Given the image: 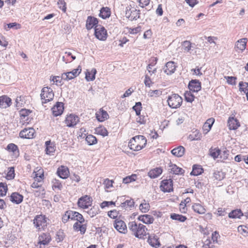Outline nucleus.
<instances>
[{
  "label": "nucleus",
  "mask_w": 248,
  "mask_h": 248,
  "mask_svg": "<svg viewBox=\"0 0 248 248\" xmlns=\"http://www.w3.org/2000/svg\"><path fill=\"white\" fill-rule=\"evenodd\" d=\"M78 222H76L73 225L74 230L80 231L81 234H83L85 233L87 229V224H81Z\"/></svg>",
  "instance_id": "cd10ccee"
},
{
  "label": "nucleus",
  "mask_w": 248,
  "mask_h": 248,
  "mask_svg": "<svg viewBox=\"0 0 248 248\" xmlns=\"http://www.w3.org/2000/svg\"><path fill=\"white\" fill-rule=\"evenodd\" d=\"M51 109L54 116H58L61 115L64 110L63 103L62 102H57Z\"/></svg>",
  "instance_id": "4468645a"
},
{
  "label": "nucleus",
  "mask_w": 248,
  "mask_h": 248,
  "mask_svg": "<svg viewBox=\"0 0 248 248\" xmlns=\"http://www.w3.org/2000/svg\"><path fill=\"white\" fill-rule=\"evenodd\" d=\"M157 62V59L155 58L153 60V62L150 63L147 67V69L148 72L150 73V76H152V74H155L156 72V68H155L153 69V67L156 64Z\"/></svg>",
  "instance_id": "e433bc0d"
},
{
  "label": "nucleus",
  "mask_w": 248,
  "mask_h": 248,
  "mask_svg": "<svg viewBox=\"0 0 248 248\" xmlns=\"http://www.w3.org/2000/svg\"><path fill=\"white\" fill-rule=\"evenodd\" d=\"M147 142L146 138L142 135L136 136L133 137L128 143L130 149L134 151H140L143 148Z\"/></svg>",
  "instance_id": "f03ea898"
},
{
  "label": "nucleus",
  "mask_w": 248,
  "mask_h": 248,
  "mask_svg": "<svg viewBox=\"0 0 248 248\" xmlns=\"http://www.w3.org/2000/svg\"><path fill=\"white\" fill-rule=\"evenodd\" d=\"M8 190L7 185L4 183H0V196L3 197L6 194Z\"/></svg>",
  "instance_id": "3c124183"
},
{
  "label": "nucleus",
  "mask_w": 248,
  "mask_h": 248,
  "mask_svg": "<svg viewBox=\"0 0 248 248\" xmlns=\"http://www.w3.org/2000/svg\"><path fill=\"white\" fill-rule=\"evenodd\" d=\"M203 172V169L200 166L194 165L193 166L192 171L190 173L191 175L197 176L202 174Z\"/></svg>",
  "instance_id": "58836bf2"
},
{
  "label": "nucleus",
  "mask_w": 248,
  "mask_h": 248,
  "mask_svg": "<svg viewBox=\"0 0 248 248\" xmlns=\"http://www.w3.org/2000/svg\"><path fill=\"white\" fill-rule=\"evenodd\" d=\"M162 94V91L160 90H150L149 95L151 97H158Z\"/></svg>",
  "instance_id": "13d9d810"
},
{
  "label": "nucleus",
  "mask_w": 248,
  "mask_h": 248,
  "mask_svg": "<svg viewBox=\"0 0 248 248\" xmlns=\"http://www.w3.org/2000/svg\"><path fill=\"white\" fill-rule=\"evenodd\" d=\"M97 132L103 137H105L108 135V132L105 127H99L97 130Z\"/></svg>",
  "instance_id": "680f3d73"
},
{
  "label": "nucleus",
  "mask_w": 248,
  "mask_h": 248,
  "mask_svg": "<svg viewBox=\"0 0 248 248\" xmlns=\"http://www.w3.org/2000/svg\"><path fill=\"white\" fill-rule=\"evenodd\" d=\"M71 220H77L80 223H82L85 221L84 218L81 214L74 211H73V213L71 214Z\"/></svg>",
  "instance_id": "7c9ffc66"
},
{
  "label": "nucleus",
  "mask_w": 248,
  "mask_h": 248,
  "mask_svg": "<svg viewBox=\"0 0 248 248\" xmlns=\"http://www.w3.org/2000/svg\"><path fill=\"white\" fill-rule=\"evenodd\" d=\"M15 170L14 167H10L9 169V171L7 172L6 178L8 180H11L15 177Z\"/></svg>",
  "instance_id": "4d7b16f0"
},
{
  "label": "nucleus",
  "mask_w": 248,
  "mask_h": 248,
  "mask_svg": "<svg viewBox=\"0 0 248 248\" xmlns=\"http://www.w3.org/2000/svg\"><path fill=\"white\" fill-rule=\"evenodd\" d=\"M170 218L173 220H178L180 222H184L186 219V217L185 216L175 213L170 215Z\"/></svg>",
  "instance_id": "ea45409f"
},
{
  "label": "nucleus",
  "mask_w": 248,
  "mask_h": 248,
  "mask_svg": "<svg viewBox=\"0 0 248 248\" xmlns=\"http://www.w3.org/2000/svg\"><path fill=\"white\" fill-rule=\"evenodd\" d=\"M182 47L185 51L189 52L192 47V46L189 41H185L182 44Z\"/></svg>",
  "instance_id": "09e8293b"
},
{
  "label": "nucleus",
  "mask_w": 248,
  "mask_h": 248,
  "mask_svg": "<svg viewBox=\"0 0 248 248\" xmlns=\"http://www.w3.org/2000/svg\"><path fill=\"white\" fill-rule=\"evenodd\" d=\"M210 155L214 159H216L221 154V150L218 148H210L209 150Z\"/></svg>",
  "instance_id": "4c0bfd02"
},
{
  "label": "nucleus",
  "mask_w": 248,
  "mask_h": 248,
  "mask_svg": "<svg viewBox=\"0 0 248 248\" xmlns=\"http://www.w3.org/2000/svg\"><path fill=\"white\" fill-rule=\"evenodd\" d=\"M54 96V94L53 91L50 88L46 87L42 89L41 97L42 99L45 100V101L42 102L43 103H46L52 100L53 99Z\"/></svg>",
  "instance_id": "39448f33"
},
{
  "label": "nucleus",
  "mask_w": 248,
  "mask_h": 248,
  "mask_svg": "<svg viewBox=\"0 0 248 248\" xmlns=\"http://www.w3.org/2000/svg\"><path fill=\"white\" fill-rule=\"evenodd\" d=\"M144 82L145 86L148 87H150L154 84L150 77L147 75H145Z\"/></svg>",
  "instance_id": "bf43d9fd"
},
{
  "label": "nucleus",
  "mask_w": 248,
  "mask_h": 248,
  "mask_svg": "<svg viewBox=\"0 0 248 248\" xmlns=\"http://www.w3.org/2000/svg\"><path fill=\"white\" fill-rule=\"evenodd\" d=\"M45 144L46 145V154L47 155H51L55 151L54 144L51 143L50 141H46Z\"/></svg>",
  "instance_id": "c9c22d12"
},
{
  "label": "nucleus",
  "mask_w": 248,
  "mask_h": 248,
  "mask_svg": "<svg viewBox=\"0 0 248 248\" xmlns=\"http://www.w3.org/2000/svg\"><path fill=\"white\" fill-rule=\"evenodd\" d=\"M162 172V169L161 168H156L150 170L148 172V176L151 178H155L158 177Z\"/></svg>",
  "instance_id": "c85d7f7f"
},
{
  "label": "nucleus",
  "mask_w": 248,
  "mask_h": 248,
  "mask_svg": "<svg viewBox=\"0 0 248 248\" xmlns=\"http://www.w3.org/2000/svg\"><path fill=\"white\" fill-rule=\"evenodd\" d=\"M31 112L29 109H22L20 111V115L22 119H25L26 117L28 116L29 114Z\"/></svg>",
  "instance_id": "e2e57ef3"
},
{
  "label": "nucleus",
  "mask_w": 248,
  "mask_h": 248,
  "mask_svg": "<svg viewBox=\"0 0 248 248\" xmlns=\"http://www.w3.org/2000/svg\"><path fill=\"white\" fill-rule=\"evenodd\" d=\"M23 200V196L17 192H13L10 196V200L14 203L18 204Z\"/></svg>",
  "instance_id": "a211bd4d"
},
{
  "label": "nucleus",
  "mask_w": 248,
  "mask_h": 248,
  "mask_svg": "<svg viewBox=\"0 0 248 248\" xmlns=\"http://www.w3.org/2000/svg\"><path fill=\"white\" fill-rule=\"evenodd\" d=\"M128 226L132 233L137 238L143 239L144 236L147 234L146 227L141 223L131 221L128 223Z\"/></svg>",
  "instance_id": "f257e3e1"
},
{
  "label": "nucleus",
  "mask_w": 248,
  "mask_h": 248,
  "mask_svg": "<svg viewBox=\"0 0 248 248\" xmlns=\"http://www.w3.org/2000/svg\"><path fill=\"white\" fill-rule=\"evenodd\" d=\"M91 203V198L87 195L79 198L78 202L79 207L84 209L88 208Z\"/></svg>",
  "instance_id": "f8f14e48"
},
{
  "label": "nucleus",
  "mask_w": 248,
  "mask_h": 248,
  "mask_svg": "<svg viewBox=\"0 0 248 248\" xmlns=\"http://www.w3.org/2000/svg\"><path fill=\"white\" fill-rule=\"evenodd\" d=\"M51 240V237L49 234L43 233L38 237V244L44 245H47Z\"/></svg>",
  "instance_id": "5701e85b"
},
{
  "label": "nucleus",
  "mask_w": 248,
  "mask_h": 248,
  "mask_svg": "<svg viewBox=\"0 0 248 248\" xmlns=\"http://www.w3.org/2000/svg\"><path fill=\"white\" fill-rule=\"evenodd\" d=\"M228 126L230 130H235L240 126V124L237 119L230 117L228 121Z\"/></svg>",
  "instance_id": "393cba45"
},
{
  "label": "nucleus",
  "mask_w": 248,
  "mask_h": 248,
  "mask_svg": "<svg viewBox=\"0 0 248 248\" xmlns=\"http://www.w3.org/2000/svg\"><path fill=\"white\" fill-rule=\"evenodd\" d=\"M185 97L186 100L188 102H192L195 98L194 95L192 94V92L189 90V91H186L185 93Z\"/></svg>",
  "instance_id": "37998d69"
},
{
  "label": "nucleus",
  "mask_w": 248,
  "mask_h": 248,
  "mask_svg": "<svg viewBox=\"0 0 248 248\" xmlns=\"http://www.w3.org/2000/svg\"><path fill=\"white\" fill-rule=\"evenodd\" d=\"M137 175L133 174L131 176H127L123 179V182L124 184H128L135 181Z\"/></svg>",
  "instance_id": "603ef678"
},
{
  "label": "nucleus",
  "mask_w": 248,
  "mask_h": 248,
  "mask_svg": "<svg viewBox=\"0 0 248 248\" xmlns=\"http://www.w3.org/2000/svg\"><path fill=\"white\" fill-rule=\"evenodd\" d=\"M134 205V202L132 199L126 200L124 202L121 203V207L124 208L128 207L131 208Z\"/></svg>",
  "instance_id": "c03bdc74"
},
{
  "label": "nucleus",
  "mask_w": 248,
  "mask_h": 248,
  "mask_svg": "<svg viewBox=\"0 0 248 248\" xmlns=\"http://www.w3.org/2000/svg\"><path fill=\"white\" fill-rule=\"evenodd\" d=\"M95 115L96 119L99 122L104 121L107 119L108 117L107 112L102 108L100 109L98 111L96 112Z\"/></svg>",
  "instance_id": "b1692460"
},
{
  "label": "nucleus",
  "mask_w": 248,
  "mask_h": 248,
  "mask_svg": "<svg viewBox=\"0 0 248 248\" xmlns=\"http://www.w3.org/2000/svg\"><path fill=\"white\" fill-rule=\"evenodd\" d=\"M114 227L121 233H125L127 231L125 222L122 220L116 219L114 223Z\"/></svg>",
  "instance_id": "9b49d317"
},
{
  "label": "nucleus",
  "mask_w": 248,
  "mask_h": 248,
  "mask_svg": "<svg viewBox=\"0 0 248 248\" xmlns=\"http://www.w3.org/2000/svg\"><path fill=\"white\" fill-rule=\"evenodd\" d=\"M11 105V99L6 95L0 97V108H6Z\"/></svg>",
  "instance_id": "4be33fe9"
},
{
  "label": "nucleus",
  "mask_w": 248,
  "mask_h": 248,
  "mask_svg": "<svg viewBox=\"0 0 248 248\" xmlns=\"http://www.w3.org/2000/svg\"><path fill=\"white\" fill-rule=\"evenodd\" d=\"M99 211L98 208L93 207L88 211L87 213L91 217H93L98 214Z\"/></svg>",
  "instance_id": "6e6d98bb"
},
{
  "label": "nucleus",
  "mask_w": 248,
  "mask_h": 248,
  "mask_svg": "<svg viewBox=\"0 0 248 248\" xmlns=\"http://www.w3.org/2000/svg\"><path fill=\"white\" fill-rule=\"evenodd\" d=\"M35 130L32 128H24L19 133V136L21 138L31 139L33 137Z\"/></svg>",
  "instance_id": "ddd939ff"
},
{
  "label": "nucleus",
  "mask_w": 248,
  "mask_h": 248,
  "mask_svg": "<svg viewBox=\"0 0 248 248\" xmlns=\"http://www.w3.org/2000/svg\"><path fill=\"white\" fill-rule=\"evenodd\" d=\"M113 181L112 180H110L108 179H106L103 184L105 186L106 188H109L110 187H112V184Z\"/></svg>",
  "instance_id": "338daca9"
},
{
  "label": "nucleus",
  "mask_w": 248,
  "mask_h": 248,
  "mask_svg": "<svg viewBox=\"0 0 248 248\" xmlns=\"http://www.w3.org/2000/svg\"><path fill=\"white\" fill-rule=\"evenodd\" d=\"M79 119L78 116L74 114L68 115L65 120L66 125L68 127H73L79 122Z\"/></svg>",
  "instance_id": "1a4fd4ad"
},
{
  "label": "nucleus",
  "mask_w": 248,
  "mask_h": 248,
  "mask_svg": "<svg viewBox=\"0 0 248 248\" xmlns=\"http://www.w3.org/2000/svg\"><path fill=\"white\" fill-rule=\"evenodd\" d=\"M138 219L146 224H152L154 221V218L152 216L147 214L140 216Z\"/></svg>",
  "instance_id": "a878e982"
},
{
  "label": "nucleus",
  "mask_w": 248,
  "mask_h": 248,
  "mask_svg": "<svg viewBox=\"0 0 248 248\" xmlns=\"http://www.w3.org/2000/svg\"><path fill=\"white\" fill-rule=\"evenodd\" d=\"M201 88V83L198 80L193 79L189 82L188 88L192 93H198Z\"/></svg>",
  "instance_id": "9d476101"
},
{
  "label": "nucleus",
  "mask_w": 248,
  "mask_h": 248,
  "mask_svg": "<svg viewBox=\"0 0 248 248\" xmlns=\"http://www.w3.org/2000/svg\"><path fill=\"white\" fill-rule=\"evenodd\" d=\"M176 68V66L174 62H173L170 61L166 64L165 67L164 68V71L167 75H171L174 73Z\"/></svg>",
  "instance_id": "2eb2a0df"
},
{
  "label": "nucleus",
  "mask_w": 248,
  "mask_h": 248,
  "mask_svg": "<svg viewBox=\"0 0 248 248\" xmlns=\"http://www.w3.org/2000/svg\"><path fill=\"white\" fill-rule=\"evenodd\" d=\"M141 108V103L140 102L136 103L135 105L133 107V109L135 111L137 115L140 114Z\"/></svg>",
  "instance_id": "864d4df0"
},
{
  "label": "nucleus",
  "mask_w": 248,
  "mask_h": 248,
  "mask_svg": "<svg viewBox=\"0 0 248 248\" xmlns=\"http://www.w3.org/2000/svg\"><path fill=\"white\" fill-rule=\"evenodd\" d=\"M52 188L53 189L57 188L59 190H61L62 187V186L61 183L58 180L56 179H53L52 181Z\"/></svg>",
  "instance_id": "8fccbe9b"
},
{
  "label": "nucleus",
  "mask_w": 248,
  "mask_h": 248,
  "mask_svg": "<svg viewBox=\"0 0 248 248\" xmlns=\"http://www.w3.org/2000/svg\"><path fill=\"white\" fill-rule=\"evenodd\" d=\"M94 34L95 37L100 40H105L107 39V32L104 27L100 25L95 27Z\"/></svg>",
  "instance_id": "0eeeda50"
},
{
  "label": "nucleus",
  "mask_w": 248,
  "mask_h": 248,
  "mask_svg": "<svg viewBox=\"0 0 248 248\" xmlns=\"http://www.w3.org/2000/svg\"><path fill=\"white\" fill-rule=\"evenodd\" d=\"M225 174L221 171H216L214 173V177L215 179L221 181L225 177Z\"/></svg>",
  "instance_id": "49530a36"
},
{
  "label": "nucleus",
  "mask_w": 248,
  "mask_h": 248,
  "mask_svg": "<svg viewBox=\"0 0 248 248\" xmlns=\"http://www.w3.org/2000/svg\"><path fill=\"white\" fill-rule=\"evenodd\" d=\"M183 99L182 97L177 94H172L168 97L167 102L170 107L172 108H176L180 107Z\"/></svg>",
  "instance_id": "7ed1b4c3"
},
{
  "label": "nucleus",
  "mask_w": 248,
  "mask_h": 248,
  "mask_svg": "<svg viewBox=\"0 0 248 248\" xmlns=\"http://www.w3.org/2000/svg\"><path fill=\"white\" fill-rule=\"evenodd\" d=\"M169 167V170L170 172L172 174L181 175L184 174L185 172V170L183 169L178 167L175 164H172V163H170Z\"/></svg>",
  "instance_id": "f3484780"
},
{
  "label": "nucleus",
  "mask_w": 248,
  "mask_h": 248,
  "mask_svg": "<svg viewBox=\"0 0 248 248\" xmlns=\"http://www.w3.org/2000/svg\"><path fill=\"white\" fill-rule=\"evenodd\" d=\"M244 214L240 209H236L231 212L229 214L228 217L229 218H240Z\"/></svg>",
  "instance_id": "f704fd0d"
},
{
  "label": "nucleus",
  "mask_w": 248,
  "mask_h": 248,
  "mask_svg": "<svg viewBox=\"0 0 248 248\" xmlns=\"http://www.w3.org/2000/svg\"><path fill=\"white\" fill-rule=\"evenodd\" d=\"M229 151L225 149V150L222 152H221V154L220 155V158L222 159L223 160L226 159L229 155Z\"/></svg>",
  "instance_id": "774afa93"
},
{
  "label": "nucleus",
  "mask_w": 248,
  "mask_h": 248,
  "mask_svg": "<svg viewBox=\"0 0 248 248\" xmlns=\"http://www.w3.org/2000/svg\"><path fill=\"white\" fill-rule=\"evenodd\" d=\"M98 23V19L94 17L89 16L87 17V20H86V28L88 30H91L92 29L94 26H97V24Z\"/></svg>",
  "instance_id": "412c9836"
},
{
  "label": "nucleus",
  "mask_w": 248,
  "mask_h": 248,
  "mask_svg": "<svg viewBox=\"0 0 248 248\" xmlns=\"http://www.w3.org/2000/svg\"><path fill=\"white\" fill-rule=\"evenodd\" d=\"M81 68L80 66L72 71L63 73L62 74L61 78L64 80L68 81L77 77L80 73Z\"/></svg>",
  "instance_id": "423d86ee"
},
{
  "label": "nucleus",
  "mask_w": 248,
  "mask_h": 248,
  "mask_svg": "<svg viewBox=\"0 0 248 248\" xmlns=\"http://www.w3.org/2000/svg\"><path fill=\"white\" fill-rule=\"evenodd\" d=\"M240 87V91L241 92H244L246 93L248 92V83L246 82H243L242 81L240 82L239 83Z\"/></svg>",
  "instance_id": "5fc2aeb1"
},
{
  "label": "nucleus",
  "mask_w": 248,
  "mask_h": 248,
  "mask_svg": "<svg viewBox=\"0 0 248 248\" xmlns=\"http://www.w3.org/2000/svg\"><path fill=\"white\" fill-rule=\"evenodd\" d=\"M58 4L60 9H62L63 12H66V3L64 0H59L58 1Z\"/></svg>",
  "instance_id": "052dcab7"
},
{
  "label": "nucleus",
  "mask_w": 248,
  "mask_h": 248,
  "mask_svg": "<svg viewBox=\"0 0 248 248\" xmlns=\"http://www.w3.org/2000/svg\"><path fill=\"white\" fill-rule=\"evenodd\" d=\"M108 215L111 218H116L118 216V212L116 210H113L108 212Z\"/></svg>",
  "instance_id": "69168bd1"
},
{
  "label": "nucleus",
  "mask_w": 248,
  "mask_h": 248,
  "mask_svg": "<svg viewBox=\"0 0 248 248\" xmlns=\"http://www.w3.org/2000/svg\"><path fill=\"white\" fill-rule=\"evenodd\" d=\"M86 141L89 145L95 144L97 143V139L92 135H89L86 138Z\"/></svg>",
  "instance_id": "79ce46f5"
},
{
  "label": "nucleus",
  "mask_w": 248,
  "mask_h": 248,
  "mask_svg": "<svg viewBox=\"0 0 248 248\" xmlns=\"http://www.w3.org/2000/svg\"><path fill=\"white\" fill-rule=\"evenodd\" d=\"M201 137V134L198 131L196 130L189 136V139L191 140H200Z\"/></svg>",
  "instance_id": "a19ab883"
},
{
  "label": "nucleus",
  "mask_w": 248,
  "mask_h": 248,
  "mask_svg": "<svg viewBox=\"0 0 248 248\" xmlns=\"http://www.w3.org/2000/svg\"><path fill=\"white\" fill-rule=\"evenodd\" d=\"M247 39L246 38H242L238 40L235 45L236 51L240 50L243 52L246 48Z\"/></svg>",
  "instance_id": "6ab92c4d"
},
{
  "label": "nucleus",
  "mask_w": 248,
  "mask_h": 248,
  "mask_svg": "<svg viewBox=\"0 0 248 248\" xmlns=\"http://www.w3.org/2000/svg\"><path fill=\"white\" fill-rule=\"evenodd\" d=\"M110 9L107 7H103L101 9L99 16L103 19L108 18L110 16Z\"/></svg>",
  "instance_id": "473e14b6"
},
{
  "label": "nucleus",
  "mask_w": 248,
  "mask_h": 248,
  "mask_svg": "<svg viewBox=\"0 0 248 248\" xmlns=\"http://www.w3.org/2000/svg\"><path fill=\"white\" fill-rule=\"evenodd\" d=\"M57 173L60 178L62 179H66L69 175V171L67 167L61 166L58 169Z\"/></svg>",
  "instance_id": "aec40b11"
},
{
  "label": "nucleus",
  "mask_w": 248,
  "mask_h": 248,
  "mask_svg": "<svg viewBox=\"0 0 248 248\" xmlns=\"http://www.w3.org/2000/svg\"><path fill=\"white\" fill-rule=\"evenodd\" d=\"M185 152V149L182 146H179L174 148L171 151V154L175 156L182 157Z\"/></svg>",
  "instance_id": "bb28decb"
},
{
  "label": "nucleus",
  "mask_w": 248,
  "mask_h": 248,
  "mask_svg": "<svg viewBox=\"0 0 248 248\" xmlns=\"http://www.w3.org/2000/svg\"><path fill=\"white\" fill-rule=\"evenodd\" d=\"M6 149L9 151L13 153L15 157L19 155V150L17 145L14 143L9 144L6 148Z\"/></svg>",
  "instance_id": "c756f323"
},
{
  "label": "nucleus",
  "mask_w": 248,
  "mask_h": 248,
  "mask_svg": "<svg viewBox=\"0 0 248 248\" xmlns=\"http://www.w3.org/2000/svg\"><path fill=\"white\" fill-rule=\"evenodd\" d=\"M160 189L164 192H170L173 191V181L171 179H165L161 181Z\"/></svg>",
  "instance_id": "6e6552de"
},
{
  "label": "nucleus",
  "mask_w": 248,
  "mask_h": 248,
  "mask_svg": "<svg viewBox=\"0 0 248 248\" xmlns=\"http://www.w3.org/2000/svg\"><path fill=\"white\" fill-rule=\"evenodd\" d=\"M33 223L38 230H44L47 226V218L44 215H37L33 219Z\"/></svg>",
  "instance_id": "20e7f679"
},
{
  "label": "nucleus",
  "mask_w": 248,
  "mask_h": 248,
  "mask_svg": "<svg viewBox=\"0 0 248 248\" xmlns=\"http://www.w3.org/2000/svg\"><path fill=\"white\" fill-rule=\"evenodd\" d=\"M192 209L195 212L199 214H203L205 213L206 210L203 206L200 203H194L192 205Z\"/></svg>",
  "instance_id": "72a5a7b5"
},
{
  "label": "nucleus",
  "mask_w": 248,
  "mask_h": 248,
  "mask_svg": "<svg viewBox=\"0 0 248 248\" xmlns=\"http://www.w3.org/2000/svg\"><path fill=\"white\" fill-rule=\"evenodd\" d=\"M73 213V211L72 210H68L67 211L64 215H63L62 217V221L63 223L67 222L69 219H71V214Z\"/></svg>",
  "instance_id": "a18cd8bd"
},
{
  "label": "nucleus",
  "mask_w": 248,
  "mask_h": 248,
  "mask_svg": "<svg viewBox=\"0 0 248 248\" xmlns=\"http://www.w3.org/2000/svg\"><path fill=\"white\" fill-rule=\"evenodd\" d=\"M150 208V206L148 203L142 202L140 205V209L142 213L147 212Z\"/></svg>",
  "instance_id": "de8ad7c7"
},
{
  "label": "nucleus",
  "mask_w": 248,
  "mask_h": 248,
  "mask_svg": "<svg viewBox=\"0 0 248 248\" xmlns=\"http://www.w3.org/2000/svg\"><path fill=\"white\" fill-rule=\"evenodd\" d=\"M215 214L218 216H224L227 214V212L225 208H218Z\"/></svg>",
  "instance_id": "0e129e2a"
},
{
  "label": "nucleus",
  "mask_w": 248,
  "mask_h": 248,
  "mask_svg": "<svg viewBox=\"0 0 248 248\" xmlns=\"http://www.w3.org/2000/svg\"><path fill=\"white\" fill-rule=\"evenodd\" d=\"M96 70L94 68H93L91 71L87 70L86 73L85 78L89 81H93L95 79Z\"/></svg>",
  "instance_id": "2f4dec72"
},
{
  "label": "nucleus",
  "mask_w": 248,
  "mask_h": 248,
  "mask_svg": "<svg viewBox=\"0 0 248 248\" xmlns=\"http://www.w3.org/2000/svg\"><path fill=\"white\" fill-rule=\"evenodd\" d=\"M147 241L152 247L157 248L160 246L158 238L155 234L149 235Z\"/></svg>",
  "instance_id": "dca6fc26"
}]
</instances>
